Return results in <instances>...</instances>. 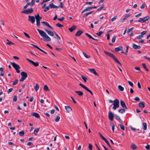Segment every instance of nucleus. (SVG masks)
Segmentation results:
<instances>
[{"label":"nucleus","instance_id":"obj_27","mask_svg":"<svg viewBox=\"0 0 150 150\" xmlns=\"http://www.w3.org/2000/svg\"><path fill=\"white\" fill-rule=\"evenodd\" d=\"M39 86L38 83L35 84V86L34 87L35 90L37 91L39 89Z\"/></svg>","mask_w":150,"mask_h":150},{"label":"nucleus","instance_id":"obj_60","mask_svg":"<svg viewBox=\"0 0 150 150\" xmlns=\"http://www.w3.org/2000/svg\"><path fill=\"white\" fill-rule=\"evenodd\" d=\"M138 21L139 22H144L143 18H140L138 20Z\"/></svg>","mask_w":150,"mask_h":150},{"label":"nucleus","instance_id":"obj_53","mask_svg":"<svg viewBox=\"0 0 150 150\" xmlns=\"http://www.w3.org/2000/svg\"><path fill=\"white\" fill-rule=\"evenodd\" d=\"M103 32L100 31L99 33H96V34L99 36H100L103 33Z\"/></svg>","mask_w":150,"mask_h":150},{"label":"nucleus","instance_id":"obj_34","mask_svg":"<svg viewBox=\"0 0 150 150\" xmlns=\"http://www.w3.org/2000/svg\"><path fill=\"white\" fill-rule=\"evenodd\" d=\"M29 14L32 13L33 11V9L32 8H30L27 9Z\"/></svg>","mask_w":150,"mask_h":150},{"label":"nucleus","instance_id":"obj_23","mask_svg":"<svg viewBox=\"0 0 150 150\" xmlns=\"http://www.w3.org/2000/svg\"><path fill=\"white\" fill-rule=\"evenodd\" d=\"M131 16V15L129 14H128L126 15L125 17L124 18H122V21H123L125 20H126L128 17H129Z\"/></svg>","mask_w":150,"mask_h":150},{"label":"nucleus","instance_id":"obj_62","mask_svg":"<svg viewBox=\"0 0 150 150\" xmlns=\"http://www.w3.org/2000/svg\"><path fill=\"white\" fill-rule=\"evenodd\" d=\"M60 6H59V7H60L61 8H64V6H63V4L62 2H61L60 3Z\"/></svg>","mask_w":150,"mask_h":150},{"label":"nucleus","instance_id":"obj_47","mask_svg":"<svg viewBox=\"0 0 150 150\" xmlns=\"http://www.w3.org/2000/svg\"><path fill=\"white\" fill-rule=\"evenodd\" d=\"M143 37V36L142 35H139L137 36L136 37V39H140L142 38Z\"/></svg>","mask_w":150,"mask_h":150},{"label":"nucleus","instance_id":"obj_33","mask_svg":"<svg viewBox=\"0 0 150 150\" xmlns=\"http://www.w3.org/2000/svg\"><path fill=\"white\" fill-rule=\"evenodd\" d=\"M19 134L21 136H24V130H22L21 131H20L19 132Z\"/></svg>","mask_w":150,"mask_h":150},{"label":"nucleus","instance_id":"obj_63","mask_svg":"<svg viewBox=\"0 0 150 150\" xmlns=\"http://www.w3.org/2000/svg\"><path fill=\"white\" fill-rule=\"evenodd\" d=\"M117 18V16H115L114 17L112 18L111 19V21H114Z\"/></svg>","mask_w":150,"mask_h":150},{"label":"nucleus","instance_id":"obj_57","mask_svg":"<svg viewBox=\"0 0 150 150\" xmlns=\"http://www.w3.org/2000/svg\"><path fill=\"white\" fill-rule=\"evenodd\" d=\"M64 19V18L63 17H62L60 18H57L58 20L60 21H62Z\"/></svg>","mask_w":150,"mask_h":150},{"label":"nucleus","instance_id":"obj_8","mask_svg":"<svg viewBox=\"0 0 150 150\" xmlns=\"http://www.w3.org/2000/svg\"><path fill=\"white\" fill-rule=\"evenodd\" d=\"M108 117L109 120L112 121L113 120L114 115L111 112H110L108 113Z\"/></svg>","mask_w":150,"mask_h":150},{"label":"nucleus","instance_id":"obj_17","mask_svg":"<svg viewBox=\"0 0 150 150\" xmlns=\"http://www.w3.org/2000/svg\"><path fill=\"white\" fill-rule=\"evenodd\" d=\"M83 33V32L81 30H78L76 33V34L75 35L76 36H80L82 33Z\"/></svg>","mask_w":150,"mask_h":150},{"label":"nucleus","instance_id":"obj_14","mask_svg":"<svg viewBox=\"0 0 150 150\" xmlns=\"http://www.w3.org/2000/svg\"><path fill=\"white\" fill-rule=\"evenodd\" d=\"M89 71L93 73L95 75L98 76V74L96 72V70L94 69H89Z\"/></svg>","mask_w":150,"mask_h":150},{"label":"nucleus","instance_id":"obj_11","mask_svg":"<svg viewBox=\"0 0 150 150\" xmlns=\"http://www.w3.org/2000/svg\"><path fill=\"white\" fill-rule=\"evenodd\" d=\"M31 115L37 118H39L40 117L38 113L37 112H32L31 113Z\"/></svg>","mask_w":150,"mask_h":150},{"label":"nucleus","instance_id":"obj_54","mask_svg":"<svg viewBox=\"0 0 150 150\" xmlns=\"http://www.w3.org/2000/svg\"><path fill=\"white\" fill-rule=\"evenodd\" d=\"M93 11H91L90 12L88 13H86V14H85V16H87L89 14H92L93 13Z\"/></svg>","mask_w":150,"mask_h":150},{"label":"nucleus","instance_id":"obj_40","mask_svg":"<svg viewBox=\"0 0 150 150\" xmlns=\"http://www.w3.org/2000/svg\"><path fill=\"white\" fill-rule=\"evenodd\" d=\"M92 9L91 7H88L85 8V12L86 11H90Z\"/></svg>","mask_w":150,"mask_h":150},{"label":"nucleus","instance_id":"obj_32","mask_svg":"<svg viewBox=\"0 0 150 150\" xmlns=\"http://www.w3.org/2000/svg\"><path fill=\"white\" fill-rule=\"evenodd\" d=\"M142 65L144 68V69L147 71H149V69L147 68L146 66L145 63H143L142 64Z\"/></svg>","mask_w":150,"mask_h":150},{"label":"nucleus","instance_id":"obj_46","mask_svg":"<svg viewBox=\"0 0 150 150\" xmlns=\"http://www.w3.org/2000/svg\"><path fill=\"white\" fill-rule=\"evenodd\" d=\"M147 31H144L141 33V35H142L143 36V35L146 34L147 33Z\"/></svg>","mask_w":150,"mask_h":150},{"label":"nucleus","instance_id":"obj_24","mask_svg":"<svg viewBox=\"0 0 150 150\" xmlns=\"http://www.w3.org/2000/svg\"><path fill=\"white\" fill-rule=\"evenodd\" d=\"M76 28V27L75 26H72L71 28H70L69 29V30L71 32H73L74 30Z\"/></svg>","mask_w":150,"mask_h":150},{"label":"nucleus","instance_id":"obj_16","mask_svg":"<svg viewBox=\"0 0 150 150\" xmlns=\"http://www.w3.org/2000/svg\"><path fill=\"white\" fill-rule=\"evenodd\" d=\"M49 6L50 8H59V7L56 6L54 5L53 3H51L49 5Z\"/></svg>","mask_w":150,"mask_h":150},{"label":"nucleus","instance_id":"obj_55","mask_svg":"<svg viewBox=\"0 0 150 150\" xmlns=\"http://www.w3.org/2000/svg\"><path fill=\"white\" fill-rule=\"evenodd\" d=\"M88 148L90 150H92V145L91 144L89 143L88 145Z\"/></svg>","mask_w":150,"mask_h":150},{"label":"nucleus","instance_id":"obj_38","mask_svg":"<svg viewBox=\"0 0 150 150\" xmlns=\"http://www.w3.org/2000/svg\"><path fill=\"white\" fill-rule=\"evenodd\" d=\"M115 116L116 118V119L118 121L121 120V119H120V117L119 116H118L117 115H116V114L115 115Z\"/></svg>","mask_w":150,"mask_h":150},{"label":"nucleus","instance_id":"obj_7","mask_svg":"<svg viewBox=\"0 0 150 150\" xmlns=\"http://www.w3.org/2000/svg\"><path fill=\"white\" fill-rule=\"evenodd\" d=\"M28 21H29L30 22L32 23H35V19L34 16H28Z\"/></svg>","mask_w":150,"mask_h":150},{"label":"nucleus","instance_id":"obj_12","mask_svg":"<svg viewBox=\"0 0 150 150\" xmlns=\"http://www.w3.org/2000/svg\"><path fill=\"white\" fill-rule=\"evenodd\" d=\"M145 103L144 101H142L138 104L139 107L142 108H144L145 107Z\"/></svg>","mask_w":150,"mask_h":150},{"label":"nucleus","instance_id":"obj_49","mask_svg":"<svg viewBox=\"0 0 150 150\" xmlns=\"http://www.w3.org/2000/svg\"><path fill=\"white\" fill-rule=\"evenodd\" d=\"M50 7L49 6H47L45 8L44 10V12H46L47 11L49 10L50 9Z\"/></svg>","mask_w":150,"mask_h":150},{"label":"nucleus","instance_id":"obj_4","mask_svg":"<svg viewBox=\"0 0 150 150\" xmlns=\"http://www.w3.org/2000/svg\"><path fill=\"white\" fill-rule=\"evenodd\" d=\"M11 64L13 67L15 69L16 72L18 73H19L20 72V71L19 69L20 68L19 66L14 62H11Z\"/></svg>","mask_w":150,"mask_h":150},{"label":"nucleus","instance_id":"obj_52","mask_svg":"<svg viewBox=\"0 0 150 150\" xmlns=\"http://www.w3.org/2000/svg\"><path fill=\"white\" fill-rule=\"evenodd\" d=\"M116 39V38L115 36L113 37L112 38V42H114Z\"/></svg>","mask_w":150,"mask_h":150},{"label":"nucleus","instance_id":"obj_10","mask_svg":"<svg viewBox=\"0 0 150 150\" xmlns=\"http://www.w3.org/2000/svg\"><path fill=\"white\" fill-rule=\"evenodd\" d=\"M120 105L124 109H127V107L126 106L124 102L122 100H121L120 101Z\"/></svg>","mask_w":150,"mask_h":150},{"label":"nucleus","instance_id":"obj_61","mask_svg":"<svg viewBox=\"0 0 150 150\" xmlns=\"http://www.w3.org/2000/svg\"><path fill=\"white\" fill-rule=\"evenodd\" d=\"M134 28L132 27L128 29V30H127V32H130L132 31L134 29Z\"/></svg>","mask_w":150,"mask_h":150},{"label":"nucleus","instance_id":"obj_50","mask_svg":"<svg viewBox=\"0 0 150 150\" xmlns=\"http://www.w3.org/2000/svg\"><path fill=\"white\" fill-rule=\"evenodd\" d=\"M104 7V5H102L101 7H100L98 8L97 9V11H100Z\"/></svg>","mask_w":150,"mask_h":150},{"label":"nucleus","instance_id":"obj_13","mask_svg":"<svg viewBox=\"0 0 150 150\" xmlns=\"http://www.w3.org/2000/svg\"><path fill=\"white\" fill-rule=\"evenodd\" d=\"M133 48L136 50H137L140 49L141 47L140 46L137 45L134 43L132 44Z\"/></svg>","mask_w":150,"mask_h":150},{"label":"nucleus","instance_id":"obj_28","mask_svg":"<svg viewBox=\"0 0 150 150\" xmlns=\"http://www.w3.org/2000/svg\"><path fill=\"white\" fill-rule=\"evenodd\" d=\"M143 18V21L144 22L148 21L150 18V17L149 16H147Z\"/></svg>","mask_w":150,"mask_h":150},{"label":"nucleus","instance_id":"obj_31","mask_svg":"<svg viewBox=\"0 0 150 150\" xmlns=\"http://www.w3.org/2000/svg\"><path fill=\"white\" fill-rule=\"evenodd\" d=\"M40 130V128H36V129H35L34 131V134L36 135L38 132L39 131V130Z\"/></svg>","mask_w":150,"mask_h":150},{"label":"nucleus","instance_id":"obj_9","mask_svg":"<svg viewBox=\"0 0 150 150\" xmlns=\"http://www.w3.org/2000/svg\"><path fill=\"white\" fill-rule=\"evenodd\" d=\"M41 23L43 24V25H44L46 26L47 27L49 28L52 29H53V28L48 23L45 22V21H42L41 22Z\"/></svg>","mask_w":150,"mask_h":150},{"label":"nucleus","instance_id":"obj_2","mask_svg":"<svg viewBox=\"0 0 150 150\" xmlns=\"http://www.w3.org/2000/svg\"><path fill=\"white\" fill-rule=\"evenodd\" d=\"M104 52L106 55L112 58L116 63L118 64L120 66L122 65V64L120 62L118 61L117 59L113 54L108 52L106 51H104Z\"/></svg>","mask_w":150,"mask_h":150},{"label":"nucleus","instance_id":"obj_19","mask_svg":"<svg viewBox=\"0 0 150 150\" xmlns=\"http://www.w3.org/2000/svg\"><path fill=\"white\" fill-rule=\"evenodd\" d=\"M35 18L36 21H40V20L42 18V17L41 16H40L38 14L36 15H35Z\"/></svg>","mask_w":150,"mask_h":150},{"label":"nucleus","instance_id":"obj_3","mask_svg":"<svg viewBox=\"0 0 150 150\" xmlns=\"http://www.w3.org/2000/svg\"><path fill=\"white\" fill-rule=\"evenodd\" d=\"M114 102L113 103V106L112 107V109L114 110H115L117 108H118L119 107V100L116 99L114 100Z\"/></svg>","mask_w":150,"mask_h":150},{"label":"nucleus","instance_id":"obj_44","mask_svg":"<svg viewBox=\"0 0 150 150\" xmlns=\"http://www.w3.org/2000/svg\"><path fill=\"white\" fill-rule=\"evenodd\" d=\"M40 21H36V25L38 27H39L40 25Z\"/></svg>","mask_w":150,"mask_h":150},{"label":"nucleus","instance_id":"obj_39","mask_svg":"<svg viewBox=\"0 0 150 150\" xmlns=\"http://www.w3.org/2000/svg\"><path fill=\"white\" fill-rule=\"evenodd\" d=\"M60 117L59 116H57L55 118V122H58L59 121V120L60 119Z\"/></svg>","mask_w":150,"mask_h":150},{"label":"nucleus","instance_id":"obj_18","mask_svg":"<svg viewBox=\"0 0 150 150\" xmlns=\"http://www.w3.org/2000/svg\"><path fill=\"white\" fill-rule=\"evenodd\" d=\"M123 47L122 46H120L116 48L115 49V50L116 52H119L120 51H121L122 50Z\"/></svg>","mask_w":150,"mask_h":150},{"label":"nucleus","instance_id":"obj_59","mask_svg":"<svg viewBox=\"0 0 150 150\" xmlns=\"http://www.w3.org/2000/svg\"><path fill=\"white\" fill-rule=\"evenodd\" d=\"M17 100V97L16 96H15L13 98V101L14 102H16Z\"/></svg>","mask_w":150,"mask_h":150},{"label":"nucleus","instance_id":"obj_30","mask_svg":"<svg viewBox=\"0 0 150 150\" xmlns=\"http://www.w3.org/2000/svg\"><path fill=\"white\" fill-rule=\"evenodd\" d=\"M44 90L45 91H49L48 87L46 85H45L44 86Z\"/></svg>","mask_w":150,"mask_h":150},{"label":"nucleus","instance_id":"obj_25","mask_svg":"<svg viewBox=\"0 0 150 150\" xmlns=\"http://www.w3.org/2000/svg\"><path fill=\"white\" fill-rule=\"evenodd\" d=\"M75 93H77L79 96H81L83 95V93L80 91H76Z\"/></svg>","mask_w":150,"mask_h":150},{"label":"nucleus","instance_id":"obj_36","mask_svg":"<svg viewBox=\"0 0 150 150\" xmlns=\"http://www.w3.org/2000/svg\"><path fill=\"white\" fill-rule=\"evenodd\" d=\"M85 90H86V91H88V92H89V93H90L92 95H93V94L92 93V92L91 91H90L89 89L87 87H86L85 86Z\"/></svg>","mask_w":150,"mask_h":150},{"label":"nucleus","instance_id":"obj_37","mask_svg":"<svg viewBox=\"0 0 150 150\" xmlns=\"http://www.w3.org/2000/svg\"><path fill=\"white\" fill-rule=\"evenodd\" d=\"M21 13H25V14H29V13H28V10L27 9L24 10H23V11H21Z\"/></svg>","mask_w":150,"mask_h":150},{"label":"nucleus","instance_id":"obj_26","mask_svg":"<svg viewBox=\"0 0 150 150\" xmlns=\"http://www.w3.org/2000/svg\"><path fill=\"white\" fill-rule=\"evenodd\" d=\"M66 110L68 111L69 112L72 110L71 108L69 106H65Z\"/></svg>","mask_w":150,"mask_h":150},{"label":"nucleus","instance_id":"obj_42","mask_svg":"<svg viewBox=\"0 0 150 150\" xmlns=\"http://www.w3.org/2000/svg\"><path fill=\"white\" fill-rule=\"evenodd\" d=\"M56 26L59 28H61L63 27V25L60 24L59 23H57L56 24Z\"/></svg>","mask_w":150,"mask_h":150},{"label":"nucleus","instance_id":"obj_15","mask_svg":"<svg viewBox=\"0 0 150 150\" xmlns=\"http://www.w3.org/2000/svg\"><path fill=\"white\" fill-rule=\"evenodd\" d=\"M45 30L47 33L51 36H53L54 35V33L53 32L51 31H49L47 29H45Z\"/></svg>","mask_w":150,"mask_h":150},{"label":"nucleus","instance_id":"obj_20","mask_svg":"<svg viewBox=\"0 0 150 150\" xmlns=\"http://www.w3.org/2000/svg\"><path fill=\"white\" fill-rule=\"evenodd\" d=\"M85 35L87 36L90 39H92L94 40H96V41H98L99 40L98 39H95V38H93L91 35L89 34H88L87 33H86L85 34Z\"/></svg>","mask_w":150,"mask_h":150},{"label":"nucleus","instance_id":"obj_35","mask_svg":"<svg viewBox=\"0 0 150 150\" xmlns=\"http://www.w3.org/2000/svg\"><path fill=\"white\" fill-rule=\"evenodd\" d=\"M118 88L121 91H123L124 90V88L121 85H119Z\"/></svg>","mask_w":150,"mask_h":150},{"label":"nucleus","instance_id":"obj_29","mask_svg":"<svg viewBox=\"0 0 150 150\" xmlns=\"http://www.w3.org/2000/svg\"><path fill=\"white\" fill-rule=\"evenodd\" d=\"M125 110L124 108H121L119 110L118 112L121 113H123L125 112Z\"/></svg>","mask_w":150,"mask_h":150},{"label":"nucleus","instance_id":"obj_56","mask_svg":"<svg viewBox=\"0 0 150 150\" xmlns=\"http://www.w3.org/2000/svg\"><path fill=\"white\" fill-rule=\"evenodd\" d=\"M128 83H129V85L132 87L133 86V83L132 82H131L130 81H128Z\"/></svg>","mask_w":150,"mask_h":150},{"label":"nucleus","instance_id":"obj_1","mask_svg":"<svg viewBox=\"0 0 150 150\" xmlns=\"http://www.w3.org/2000/svg\"><path fill=\"white\" fill-rule=\"evenodd\" d=\"M40 35L42 36L43 38L47 41H50L51 40L50 38L48 36L46 33L43 30L39 29H37Z\"/></svg>","mask_w":150,"mask_h":150},{"label":"nucleus","instance_id":"obj_5","mask_svg":"<svg viewBox=\"0 0 150 150\" xmlns=\"http://www.w3.org/2000/svg\"><path fill=\"white\" fill-rule=\"evenodd\" d=\"M21 78L20 80L21 81H23L28 77L27 73L24 71H22L21 73Z\"/></svg>","mask_w":150,"mask_h":150},{"label":"nucleus","instance_id":"obj_45","mask_svg":"<svg viewBox=\"0 0 150 150\" xmlns=\"http://www.w3.org/2000/svg\"><path fill=\"white\" fill-rule=\"evenodd\" d=\"M30 5H31L30 3V2L26 4V5H25V6H24V8H23L24 9H26V8H27V7L28 6Z\"/></svg>","mask_w":150,"mask_h":150},{"label":"nucleus","instance_id":"obj_6","mask_svg":"<svg viewBox=\"0 0 150 150\" xmlns=\"http://www.w3.org/2000/svg\"><path fill=\"white\" fill-rule=\"evenodd\" d=\"M26 60L29 63L32 64H33V65H34V66H35V67H37V66H38L39 65V63L38 62H34L30 60V59H29L28 58H27Z\"/></svg>","mask_w":150,"mask_h":150},{"label":"nucleus","instance_id":"obj_58","mask_svg":"<svg viewBox=\"0 0 150 150\" xmlns=\"http://www.w3.org/2000/svg\"><path fill=\"white\" fill-rule=\"evenodd\" d=\"M23 33L24 34V35H25V36L27 38H30V36L28 34H27V33H26L24 32H23Z\"/></svg>","mask_w":150,"mask_h":150},{"label":"nucleus","instance_id":"obj_21","mask_svg":"<svg viewBox=\"0 0 150 150\" xmlns=\"http://www.w3.org/2000/svg\"><path fill=\"white\" fill-rule=\"evenodd\" d=\"M131 148L133 150H135L137 148L136 145L134 143H132L131 145Z\"/></svg>","mask_w":150,"mask_h":150},{"label":"nucleus","instance_id":"obj_22","mask_svg":"<svg viewBox=\"0 0 150 150\" xmlns=\"http://www.w3.org/2000/svg\"><path fill=\"white\" fill-rule=\"evenodd\" d=\"M143 128L144 130H145L147 129V124L146 122L142 123Z\"/></svg>","mask_w":150,"mask_h":150},{"label":"nucleus","instance_id":"obj_41","mask_svg":"<svg viewBox=\"0 0 150 150\" xmlns=\"http://www.w3.org/2000/svg\"><path fill=\"white\" fill-rule=\"evenodd\" d=\"M119 125L121 129H122L123 130H124L125 129L124 126L123 125H122L121 124H119Z\"/></svg>","mask_w":150,"mask_h":150},{"label":"nucleus","instance_id":"obj_64","mask_svg":"<svg viewBox=\"0 0 150 150\" xmlns=\"http://www.w3.org/2000/svg\"><path fill=\"white\" fill-rule=\"evenodd\" d=\"M144 57L145 58L147 59L148 61L150 62V57H147L146 56H144Z\"/></svg>","mask_w":150,"mask_h":150},{"label":"nucleus","instance_id":"obj_51","mask_svg":"<svg viewBox=\"0 0 150 150\" xmlns=\"http://www.w3.org/2000/svg\"><path fill=\"white\" fill-rule=\"evenodd\" d=\"M35 0H32L31 3H30L31 6H33L34 5L35 2Z\"/></svg>","mask_w":150,"mask_h":150},{"label":"nucleus","instance_id":"obj_48","mask_svg":"<svg viewBox=\"0 0 150 150\" xmlns=\"http://www.w3.org/2000/svg\"><path fill=\"white\" fill-rule=\"evenodd\" d=\"M110 125L112 127V129L113 132H114L115 129V125L113 123H111V124Z\"/></svg>","mask_w":150,"mask_h":150},{"label":"nucleus","instance_id":"obj_43","mask_svg":"<svg viewBox=\"0 0 150 150\" xmlns=\"http://www.w3.org/2000/svg\"><path fill=\"white\" fill-rule=\"evenodd\" d=\"M18 82V79H16L15 80V81L13 83L12 85L13 86L15 85Z\"/></svg>","mask_w":150,"mask_h":150}]
</instances>
